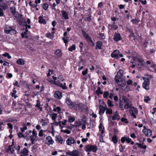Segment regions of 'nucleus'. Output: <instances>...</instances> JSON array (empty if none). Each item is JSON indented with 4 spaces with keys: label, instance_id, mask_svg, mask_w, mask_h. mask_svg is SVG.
<instances>
[{
    "label": "nucleus",
    "instance_id": "nucleus-25",
    "mask_svg": "<svg viewBox=\"0 0 156 156\" xmlns=\"http://www.w3.org/2000/svg\"><path fill=\"white\" fill-rule=\"evenodd\" d=\"M16 63L18 64L21 65H24L25 63L24 60L22 58L19 59L17 60Z\"/></svg>",
    "mask_w": 156,
    "mask_h": 156
},
{
    "label": "nucleus",
    "instance_id": "nucleus-57",
    "mask_svg": "<svg viewBox=\"0 0 156 156\" xmlns=\"http://www.w3.org/2000/svg\"><path fill=\"white\" fill-rule=\"evenodd\" d=\"M44 132V131L43 130H41L39 132V134H38V136H40L41 137L43 136V133Z\"/></svg>",
    "mask_w": 156,
    "mask_h": 156
},
{
    "label": "nucleus",
    "instance_id": "nucleus-45",
    "mask_svg": "<svg viewBox=\"0 0 156 156\" xmlns=\"http://www.w3.org/2000/svg\"><path fill=\"white\" fill-rule=\"evenodd\" d=\"M43 8L45 10H47L48 7V5L47 3H44L42 5Z\"/></svg>",
    "mask_w": 156,
    "mask_h": 156
},
{
    "label": "nucleus",
    "instance_id": "nucleus-53",
    "mask_svg": "<svg viewBox=\"0 0 156 156\" xmlns=\"http://www.w3.org/2000/svg\"><path fill=\"white\" fill-rule=\"evenodd\" d=\"M108 104L109 107H112L114 105L112 103V102L109 100H108Z\"/></svg>",
    "mask_w": 156,
    "mask_h": 156
},
{
    "label": "nucleus",
    "instance_id": "nucleus-62",
    "mask_svg": "<svg viewBox=\"0 0 156 156\" xmlns=\"http://www.w3.org/2000/svg\"><path fill=\"white\" fill-rule=\"evenodd\" d=\"M58 79L62 81H63L64 80V78L62 76L60 75L58 77Z\"/></svg>",
    "mask_w": 156,
    "mask_h": 156
},
{
    "label": "nucleus",
    "instance_id": "nucleus-63",
    "mask_svg": "<svg viewBox=\"0 0 156 156\" xmlns=\"http://www.w3.org/2000/svg\"><path fill=\"white\" fill-rule=\"evenodd\" d=\"M41 121L43 122V124L42 125L43 126H45L48 124V123L45 122V120L44 119H42Z\"/></svg>",
    "mask_w": 156,
    "mask_h": 156
},
{
    "label": "nucleus",
    "instance_id": "nucleus-9",
    "mask_svg": "<svg viewBox=\"0 0 156 156\" xmlns=\"http://www.w3.org/2000/svg\"><path fill=\"white\" fill-rule=\"evenodd\" d=\"M66 144L68 145H71L72 144L75 143L74 138L72 137H69L66 141Z\"/></svg>",
    "mask_w": 156,
    "mask_h": 156
},
{
    "label": "nucleus",
    "instance_id": "nucleus-58",
    "mask_svg": "<svg viewBox=\"0 0 156 156\" xmlns=\"http://www.w3.org/2000/svg\"><path fill=\"white\" fill-rule=\"evenodd\" d=\"M111 27L114 30H116L118 28V26L116 25H111Z\"/></svg>",
    "mask_w": 156,
    "mask_h": 156
},
{
    "label": "nucleus",
    "instance_id": "nucleus-20",
    "mask_svg": "<svg viewBox=\"0 0 156 156\" xmlns=\"http://www.w3.org/2000/svg\"><path fill=\"white\" fill-rule=\"evenodd\" d=\"M63 17L66 20L68 19L69 17H68V13L66 11L62 10L61 11Z\"/></svg>",
    "mask_w": 156,
    "mask_h": 156
},
{
    "label": "nucleus",
    "instance_id": "nucleus-10",
    "mask_svg": "<svg viewBox=\"0 0 156 156\" xmlns=\"http://www.w3.org/2000/svg\"><path fill=\"white\" fill-rule=\"evenodd\" d=\"M144 82L143 83V88L147 90H148L149 89V86L150 84V81H146V80H144Z\"/></svg>",
    "mask_w": 156,
    "mask_h": 156
},
{
    "label": "nucleus",
    "instance_id": "nucleus-50",
    "mask_svg": "<svg viewBox=\"0 0 156 156\" xmlns=\"http://www.w3.org/2000/svg\"><path fill=\"white\" fill-rule=\"evenodd\" d=\"M74 152V150L72 151H68L66 153V155H68L70 156H72L73 153Z\"/></svg>",
    "mask_w": 156,
    "mask_h": 156
},
{
    "label": "nucleus",
    "instance_id": "nucleus-5",
    "mask_svg": "<svg viewBox=\"0 0 156 156\" xmlns=\"http://www.w3.org/2000/svg\"><path fill=\"white\" fill-rule=\"evenodd\" d=\"M133 60L136 62H138L139 63H136V65L142 66L143 65V61L142 58L139 56L134 57L133 58Z\"/></svg>",
    "mask_w": 156,
    "mask_h": 156
},
{
    "label": "nucleus",
    "instance_id": "nucleus-30",
    "mask_svg": "<svg viewBox=\"0 0 156 156\" xmlns=\"http://www.w3.org/2000/svg\"><path fill=\"white\" fill-rule=\"evenodd\" d=\"M12 91L13 92L11 93V96L14 97L15 98H16L17 97V96L15 95V94L16 93V91L15 90V88L13 89Z\"/></svg>",
    "mask_w": 156,
    "mask_h": 156
},
{
    "label": "nucleus",
    "instance_id": "nucleus-15",
    "mask_svg": "<svg viewBox=\"0 0 156 156\" xmlns=\"http://www.w3.org/2000/svg\"><path fill=\"white\" fill-rule=\"evenodd\" d=\"M99 114L100 115H101L104 113L106 108L101 105H100L99 107Z\"/></svg>",
    "mask_w": 156,
    "mask_h": 156
},
{
    "label": "nucleus",
    "instance_id": "nucleus-36",
    "mask_svg": "<svg viewBox=\"0 0 156 156\" xmlns=\"http://www.w3.org/2000/svg\"><path fill=\"white\" fill-rule=\"evenodd\" d=\"M96 93L98 95H99L100 94H102L103 92L101 91V88L99 87L97 89L96 91Z\"/></svg>",
    "mask_w": 156,
    "mask_h": 156
},
{
    "label": "nucleus",
    "instance_id": "nucleus-21",
    "mask_svg": "<svg viewBox=\"0 0 156 156\" xmlns=\"http://www.w3.org/2000/svg\"><path fill=\"white\" fill-rule=\"evenodd\" d=\"M102 45V42L100 41H98L97 42L96 46V49H101V46Z\"/></svg>",
    "mask_w": 156,
    "mask_h": 156
},
{
    "label": "nucleus",
    "instance_id": "nucleus-17",
    "mask_svg": "<svg viewBox=\"0 0 156 156\" xmlns=\"http://www.w3.org/2000/svg\"><path fill=\"white\" fill-rule=\"evenodd\" d=\"M113 39L115 41H118L121 39L120 34L119 33H115Z\"/></svg>",
    "mask_w": 156,
    "mask_h": 156
},
{
    "label": "nucleus",
    "instance_id": "nucleus-60",
    "mask_svg": "<svg viewBox=\"0 0 156 156\" xmlns=\"http://www.w3.org/2000/svg\"><path fill=\"white\" fill-rule=\"evenodd\" d=\"M126 137H122L121 139V142L124 143L125 141H126Z\"/></svg>",
    "mask_w": 156,
    "mask_h": 156
},
{
    "label": "nucleus",
    "instance_id": "nucleus-19",
    "mask_svg": "<svg viewBox=\"0 0 156 156\" xmlns=\"http://www.w3.org/2000/svg\"><path fill=\"white\" fill-rule=\"evenodd\" d=\"M54 85L59 86L64 90H66L67 89V87L66 86V83H64L63 84L62 83H60L59 84H58L55 82Z\"/></svg>",
    "mask_w": 156,
    "mask_h": 156
},
{
    "label": "nucleus",
    "instance_id": "nucleus-41",
    "mask_svg": "<svg viewBox=\"0 0 156 156\" xmlns=\"http://www.w3.org/2000/svg\"><path fill=\"white\" fill-rule=\"evenodd\" d=\"M84 20L85 21L90 22L91 21V16H89L88 17H83Z\"/></svg>",
    "mask_w": 156,
    "mask_h": 156
},
{
    "label": "nucleus",
    "instance_id": "nucleus-35",
    "mask_svg": "<svg viewBox=\"0 0 156 156\" xmlns=\"http://www.w3.org/2000/svg\"><path fill=\"white\" fill-rule=\"evenodd\" d=\"M86 121L83 119H81L79 121V124L77 126H80L84 124H85Z\"/></svg>",
    "mask_w": 156,
    "mask_h": 156
},
{
    "label": "nucleus",
    "instance_id": "nucleus-48",
    "mask_svg": "<svg viewBox=\"0 0 156 156\" xmlns=\"http://www.w3.org/2000/svg\"><path fill=\"white\" fill-rule=\"evenodd\" d=\"M72 156H79V151L76 150H74V152Z\"/></svg>",
    "mask_w": 156,
    "mask_h": 156
},
{
    "label": "nucleus",
    "instance_id": "nucleus-32",
    "mask_svg": "<svg viewBox=\"0 0 156 156\" xmlns=\"http://www.w3.org/2000/svg\"><path fill=\"white\" fill-rule=\"evenodd\" d=\"M36 136L32 135L30 136V138L31 142L32 144H33L34 143V141L35 140Z\"/></svg>",
    "mask_w": 156,
    "mask_h": 156
},
{
    "label": "nucleus",
    "instance_id": "nucleus-18",
    "mask_svg": "<svg viewBox=\"0 0 156 156\" xmlns=\"http://www.w3.org/2000/svg\"><path fill=\"white\" fill-rule=\"evenodd\" d=\"M46 140L48 141L47 143L48 145H50L53 144L54 143V141L52 139L50 136H48L46 137Z\"/></svg>",
    "mask_w": 156,
    "mask_h": 156
},
{
    "label": "nucleus",
    "instance_id": "nucleus-59",
    "mask_svg": "<svg viewBox=\"0 0 156 156\" xmlns=\"http://www.w3.org/2000/svg\"><path fill=\"white\" fill-rule=\"evenodd\" d=\"M32 135H34L35 136H37V133L34 129L33 130L32 132Z\"/></svg>",
    "mask_w": 156,
    "mask_h": 156
},
{
    "label": "nucleus",
    "instance_id": "nucleus-40",
    "mask_svg": "<svg viewBox=\"0 0 156 156\" xmlns=\"http://www.w3.org/2000/svg\"><path fill=\"white\" fill-rule=\"evenodd\" d=\"M106 114H111L112 113V110L111 108H106Z\"/></svg>",
    "mask_w": 156,
    "mask_h": 156
},
{
    "label": "nucleus",
    "instance_id": "nucleus-11",
    "mask_svg": "<svg viewBox=\"0 0 156 156\" xmlns=\"http://www.w3.org/2000/svg\"><path fill=\"white\" fill-rule=\"evenodd\" d=\"M55 98L57 99H61L62 97V93L58 91H55L54 94Z\"/></svg>",
    "mask_w": 156,
    "mask_h": 156
},
{
    "label": "nucleus",
    "instance_id": "nucleus-28",
    "mask_svg": "<svg viewBox=\"0 0 156 156\" xmlns=\"http://www.w3.org/2000/svg\"><path fill=\"white\" fill-rule=\"evenodd\" d=\"M11 27H6L4 29V31L6 34H9L11 31Z\"/></svg>",
    "mask_w": 156,
    "mask_h": 156
},
{
    "label": "nucleus",
    "instance_id": "nucleus-33",
    "mask_svg": "<svg viewBox=\"0 0 156 156\" xmlns=\"http://www.w3.org/2000/svg\"><path fill=\"white\" fill-rule=\"evenodd\" d=\"M112 140L114 144H116L117 143L118 138L116 135H114L112 137Z\"/></svg>",
    "mask_w": 156,
    "mask_h": 156
},
{
    "label": "nucleus",
    "instance_id": "nucleus-24",
    "mask_svg": "<svg viewBox=\"0 0 156 156\" xmlns=\"http://www.w3.org/2000/svg\"><path fill=\"white\" fill-rule=\"evenodd\" d=\"M56 141H57L60 144H62L63 140V138L60 136H58L56 137Z\"/></svg>",
    "mask_w": 156,
    "mask_h": 156
},
{
    "label": "nucleus",
    "instance_id": "nucleus-22",
    "mask_svg": "<svg viewBox=\"0 0 156 156\" xmlns=\"http://www.w3.org/2000/svg\"><path fill=\"white\" fill-rule=\"evenodd\" d=\"M55 53L56 55L58 58L62 56V53L61 51L59 49L56 50L55 52Z\"/></svg>",
    "mask_w": 156,
    "mask_h": 156
},
{
    "label": "nucleus",
    "instance_id": "nucleus-37",
    "mask_svg": "<svg viewBox=\"0 0 156 156\" xmlns=\"http://www.w3.org/2000/svg\"><path fill=\"white\" fill-rule=\"evenodd\" d=\"M68 118L69 121L70 123L73 122L75 119V118L73 117L68 116Z\"/></svg>",
    "mask_w": 156,
    "mask_h": 156
},
{
    "label": "nucleus",
    "instance_id": "nucleus-34",
    "mask_svg": "<svg viewBox=\"0 0 156 156\" xmlns=\"http://www.w3.org/2000/svg\"><path fill=\"white\" fill-rule=\"evenodd\" d=\"M124 102H123L122 101H120L119 103V107L121 108L122 110L124 109V105L123 106Z\"/></svg>",
    "mask_w": 156,
    "mask_h": 156
},
{
    "label": "nucleus",
    "instance_id": "nucleus-1",
    "mask_svg": "<svg viewBox=\"0 0 156 156\" xmlns=\"http://www.w3.org/2000/svg\"><path fill=\"white\" fill-rule=\"evenodd\" d=\"M72 109L80 112H82L84 109L85 110H88V108L86 105L78 101L74 102Z\"/></svg>",
    "mask_w": 156,
    "mask_h": 156
},
{
    "label": "nucleus",
    "instance_id": "nucleus-7",
    "mask_svg": "<svg viewBox=\"0 0 156 156\" xmlns=\"http://www.w3.org/2000/svg\"><path fill=\"white\" fill-rule=\"evenodd\" d=\"M118 81L117 82V81H115V82L118 85L120 86H121L122 87H124L126 84V82L125 80L121 79H118Z\"/></svg>",
    "mask_w": 156,
    "mask_h": 156
},
{
    "label": "nucleus",
    "instance_id": "nucleus-42",
    "mask_svg": "<svg viewBox=\"0 0 156 156\" xmlns=\"http://www.w3.org/2000/svg\"><path fill=\"white\" fill-rule=\"evenodd\" d=\"M76 49L75 46L74 44H73L72 46H70L68 48V50L70 51H72L73 50Z\"/></svg>",
    "mask_w": 156,
    "mask_h": 156
},
{
    "label": "nucleus",
    "instance_id": "nucleus-46",
    "mask_svg": "<svg viewBox=\"0 0 156 156\" xmlns=\"http://www.w3.org/2000/svg\"><path fill=\"white\" fill-rule=\"evenodd\" d=\"M2 55L5 57H7L8 59H10L11 58L10 55L7 52H5L4 54H2Z\"/></svg>",
    "mask_w": 156,
    "mask_h": 156
},
{
    "label": "nucleus",
    "instance_id": "nucleus-29",
    "mask_svg": "<svg viewBox=\"0 0 156 156\" xmlns=\"http://www.w3.org/2000/svg\"><path fill=\"white\" fill-rule=\"evenodd\" d=\"M27 129V125L26 123H23V127L20 128V130L23 133L24 132L25 130H26Z\"/></svg>",
    "mask_w": 156,
    "mask_h": 156
},
{
    "label": "nucleus",
    "instance_id": "nucleus-61",
    "mask_svg": "<svg viewBox=\"0 0 156 156\" xmlns=\"http://www.w3.org/2000/svg\"><path fill=\"white\" fill-rule=\"evenodd\" d=\"M88 69H86L84 71H83L82 72V74L83 75H85L86 74H87V73Z\"/></svg>",
    "mask_w": 156,
    "mask_h": 156
},
{
    "label": "nucleus",
    "instance_id": "nucleus-27",
    "mask_svg": "<svg viewBox=\"0 0 156 156\" xmlns=\"http://www.w3.org/2000/svg\"><path fill=\"white\" fill-rule=\"evenodd\" d=\"M28 150L26 148H24L23 149L22 153H23L24 155L27 156L28 155Z\"/></svg>",
    "mask_w": 156,
    "mask_h": 156
},
{
    "label": "nucleus",
    "instance_id": "nucleus-14",
    "mask_svg": "<svg viewBox=\"0 0 156 156\" xmlns=\"http://www.w3.org/2000/svg\"><path fill=\"white\" fill-rule=\"evenodd\" d=\"M119 51L118 50H115L111 54V56L112 58H115L117 59L119 58Z\"/></svg>",
    "mask_w": 156,
    "mask_h": 156
},
{
    "label": "nucleus",
    "instance_id": "nucleus-16",
    "mask_svg": "<svg viewBox=\"0 0 156 156\" xmlns=\"http://www.w3.org/2000/svg\"><path fill=\"white\" fill-rule=\"evenodd\" d=\"M133 108V110L131 109H129V112L132 116H133L134 118H136V117L135 115L134 114V112L135 113H136L137 112V110L136 108Z\"/></svg>",
    "mask_w": 156,
    "mask_h": 156
},
{
    "label": "nucleus",
    "instance_id": "nucleus-64",
    "mask_svg": "<svg viewBox=\"0 0 156 156\" xmlns=\"http://www.w3.org/2000/svg\"><path fill=\"white\" fill-rule=\"evenodd\" d=\"M133 83V81L130 80H129L127 81V83L128 85H132Z\"/></svg>",
    "mask_w": 156,
    "mask_h": 156
},
{
    "label": "nucleus",
    "instance_id": "nucleus-6",
    "mask_svg": "<svg viewBox=\"0 0 156 156\" xmlns=\"http://www.w3.org/2000/svg\"><path fill=\"white\" fill-rule=\"evenodd\" d=\"M123 72L122 70H119V71L117 72L116 75L115 76V81L118 82V79H121L123 75Z\"/></svg>",
    "mask_w": 156,
    "mask_h": 156
},
{
    "label": "nucleus",
    "instance_id": "nucleus-4",
    "mask_svg": "<svg viewBox=\"0 0 156 156\" xmlns=\"http://www.w3.org/2000/svg\"><path fill=\"white\" fill-rule=\"evenodd\" d=\"M83 34L84 37L88 42L89 44L91 46H94V44L93 43L89 35L85 32L83 33Z\"/></svg>",
    "mask_w": 156,
    "mask_h": 156
},
{
    "label": "nucleus",
    "instance_id": "nucleus-26",
    "mask_svg": "<svg viewBox=\"0 0 156 156\" xmlns=\"http://www.w3.org/2000/svg\"><path fill=\"white\" fill-rule=\"evenodd\" d=\"M11 12L12 14L16 17H18L20 15V16H22V15L19 14V13L17 12H16L14 9H13L11 11Z\"/></svg>",
    "mask_w": 156,
    "mask_h": 156
},
{
    "label": "nucleus",
    "instance_id": "nucleus-3",
    "mask_svg": "<svg viewBox=\"0 0 156 156\" xmlns=\"http://www.w3.org/2000/svg\"><path fill=\"white\" fill-rule=\"evenodd\" d=\"M124 108L125 109H127L129 108H134L133 107H132V104L131 102L128 99H126L124 100Z\"/></svg>",
    "mask_w": 156,
    "mask_h": 156
},
{
    "label": "nucleus",
    "instance_id": "nucleus-47",
    "mask_svg": "<svg viewBox=\"0 0 156 156\" xmlns=\"http://www.w3.org/2000/svg\"><path fill=\"white\" fill-rule=\"evenodd\" d=\"M46 36L47 37L50 39H52L53 37L52 35L49 32L46 34Z\"/></svg>",
    "mask_w": 156,
    "mask_h": 156
},
{
    "label": "nucleus",
    "instance_id": "nucleus-44",
    "mask_svg": "<svg viewBox=\"0 0 156 156\" xmlns=\"http://www.w3.org/2000/svg\"><path fill=\"white\" fill-rule=\"evenodd\" d=\"M119 151L121 152H123L125 148V145H122V144L119 146Z\"/></svg>",
    "mask_w": 156,
    "mask_h": 156
},
{
    "label": "nucleus",
    "instance_id": "nucleus-31",
    "mask_svg": "<svg viewBox=\"0 0 156 156\" xmlns=\"http://www.w3.org/2000/svg\"><path fill=\"white\" fill-rule=\"evenodd\" d=\"M147 77H143V79L144 80H146V81H150V80L151 78L152 77V76L151 75H147Z\"/></svg>",
    "mask_w": 156,
    "mask_h": 156
},
{
    "label": "nucleus",
    "instance_id": "nucleus-54",
    "mask_svg": "<svg viewBox=\"0 0 156 156\" xmlns=\"http://www.w3.org/2000/svg\"><path fill=\"white\" fill-rule=\"evenodd\" d=\"M121 121L122 122H124L126 123H128V121L127 120V119L125 118H122L121 119Z\"/></svg>",
    "mask_w": 156,
    "mask_h": 156
},
{
    "label": "nucleus",
    "instance_id": "nucleus-39",
    "mask_svg": "<svg viewBox=\"0 0 156 156\" xmlns=\"http://www.w3.org/2000/svg\"><path fill=\"white\" fill-rule=\"evenodd\" d=\"M99 128L100 130H101V133L102 134L104 133V130H102V129H104V127L102 125V123H100L99 126Z\"/></svg>",
    "mask_w": 156,
    "mask_h": 156
},
{
    "label": "nucleus",
    "instance_id": "nucleus-23",
    "mask_svg": "<svg viewBox=\"0 0 156 156\" xmlns=\"http://www.w3.org/2000/svg\"><path fill=\"white\" fill-rule=\"evenodd\" d=\"M38 19V22L39 23L41 24L43 23L44 24H46V20L44 19L42 16H39Z\"/></svg>",
    "mask_w": 156,
    "mask_h": 156
},
{
    "label": "nucleus",
    "instance_id": "nucleus-49",
    "mask_svg": "<svg viewBox=\"0 0 156 156\" xmlns=\"http://www.w3.org/2000/svg\"><path fill=\"white\" fill-rule=\"evenodd\" d=\"M150 100V98H149V97L147 96H145L144 97V101L146 103H147L148 101H149Z\"/></svg>",
    "mask_w": 156,
    "mask_h": 156
},
{
    "label": "nucleus",
    "instance_id": "nucleus-56",
    "mask_svg": "<svg viewBox=\"0 0 156 156\" xmlns=\"http://www.w3.org/2000/svg\"><path fill=\"white\" fill-rule=\"evenodd\" d=\"M18 136L19 138H21V137H25L23 134L21 133H19L18 134Z\"/></svg>",
    "mask_w": 156,
    "mask_h": 156
},
{
    "label": "nucleus",
    "instance_id": "nucleus-13",
    "mask_svg": "<svg viewBox=\"0 0 156 156\" xmlns=\"http://www.w3.org/2000/svg\"><path fill=\"white\" fill-rule=\"evenodd\" d=\"M143 132L145 135L146 136L148 137L150 136L152 134V131L149 129H147V130L143 129Z\"/></svg>",
    "mask_w": 156,
    "mask_h": 156
},
{
    "label": "nucleus",
    "instance_id": "nucleus-55",
    "mask_svg": "<svg viewBox=\"0 0 156 156\" xmlns=\"http://www.w3.org/2000/svg\"><path fill=\"white\" fill-rule=\"evenodd\" d=\"M55 122L54 123H53V124H54L56 126L59 125L60 126H61V121H60L58 122H55Z\"/></svg>",
    "mask_w": 156,
    "mask_h": 156
},
{
    "label": "nucleus",
    "instance_id": "nucleus-52",
    "mask_svg": "<svg viewBox=\"0 0 156 156\" xmlns=\"http://www.w3.org/2000/svg\"><path fill=\"white\" fill-rule=\"evenodd\" d=\"M99 37L101 40L104 39L105 38L104 34L99 33Z\"/></svg>",
    "mask_w": 156,
    "mask_h": 156
},
{
    "label": "nucleus",
    "instance_id": "nucleus-12",
    "mask_svg": "<svg viewBox=\"0 0 156 156\" xmlns=\"http://www.w3.org/2000/svg\"><path fill=\"white\" fill-rule=\"evenodd\" d=\"M120 118V116L119 115V113L117 111L114 113L113 116L112 117V120L114 121L116 120H119Z\"/></svg>",
    "mask_w": 156,
    "mask_h": 156
},
{
    "label": "nucleus",
    "instance_id": "nucleus-51",
    "mask_svg": "<svg viewBox=\"0 0 156 156\" xmlns=\"http://www.w3.org/2000/svg\"><path fill=\"white\" fill-rule=\"evenodd\" d=\"M16 32V30L14 29H12V27L10 33H9L11 34H15Z\"/></svg>",
    "mask_w": 156,
    "mask_h": 156
},
{
    "label": "nucleus",
    "instance_id": "nucleus-2",
    "mask_svg": "<svg viewBox=\"0 0 156 156\" xmlns=\"http://www.w3.org/2000/svg\"><path fill=\"white\" fill-rule=\"evenodd\" d=\"M86 151L87 152H90L92 151L93 152H96L97 150V147L93 145H88L86 146Z\"/></svg>",
    "mask_w": 156,
    "mask_h": 156
},
{
    "label": "nucleus",
    "instance_id": "nucleus-8",
    "mask_svg": "<svg viewBox=\"0 0 156 156\" xmlns=\"http://www.w3.org/2000/svg\"><path fill=\"white\" fill-rule=\"evenodd\" d=\"M66 102L69 108L72 109L74 102H73L69 98L67 97L66 98Z\"/></svg>",
    "mask_w": 156,
    "mask_h": 156
},
{
    "label": "nucleus",
    "instance_id": "nucleus-38",
    "mask_svg": "<svg viewBox=\"0 0 156 156\" xmlns=\"http://www.w3.org/2000/svg\"><path fill=\"white\" fill-rule=\"evenodd\" d=\"M57 114L55 113H53L51 114V119L54 121H55L57 117Z\"/></svg>",
    "mask_w": 156,
    "mask_h": 156
},
{
    "label": "nucleus",
    "instance_id": "nucleus-43",
    "mask_svg": "<svg viewBox=\"0 0 156 156\" xmlns=\"http://www.w3.org/2000/svg\"><path fill=\"white\" fill-rule=\"evenodd\" d=\"M109 94V92L108 91H105L103 93V98H107Z\"/></svg>",
    "mask_w": 156,
    "mask_h": 156
}]
</instances>
